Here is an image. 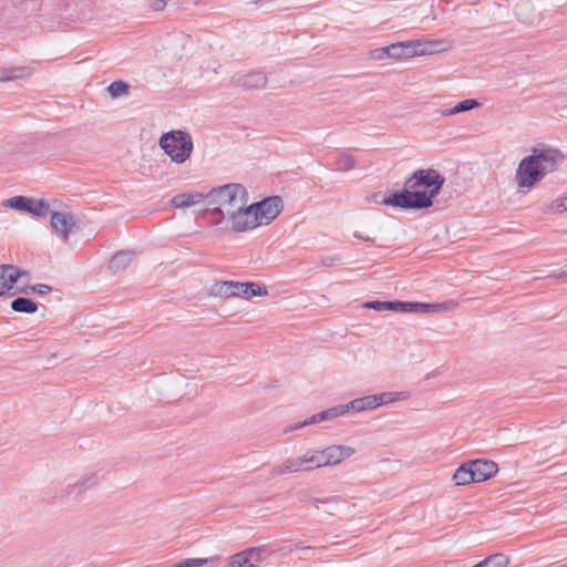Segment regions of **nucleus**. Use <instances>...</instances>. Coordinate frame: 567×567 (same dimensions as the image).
<instances>
[{"instance_id": "ea45409f", "label": "nucleus", "mask_w": 567, "mask_h": 567, "mask_svg": "<svg viewBox=\"0 0 567 567\" xmlns=\"http://www.w3.org/2000/svg\"><path fill=\"white\" fill-rule=\"evenodd\" d=\"M166 2L164 0H155L152 4L155 11H161L165 8Z\"/></svg>"}, {"instance_id": "a211bd4d", "label": "nucleus", "mask_w": 567, "mask_h": 567, "mask_svg": "<svg viewBox=\"0 0 567 567\" xmlns=\"http://www.w3.org/2000/svg\"><path fill=\"white\" fill-rule=\"evenodd\" d=\"M348 404L350 411L354 412L371 411L379 408L377 394H369L354 399L350 401Z\"/></svg>"}, {"instance_id": "f8f14e48", "label": "nucleus", "mask_w": 567, "mask_h": 567, "mask_svg": "<svg viewBox=\"0 0 567 567\" xmlns=\"http://www.w3.org/2000/svg\"><path fill=\"white\" fill-rule=\"evenodd\" d=\"M326 466H333L340 464L342 461L351 457L355 450L349 445H329L322 449Z\"/></svg>"}, {"instance_id": "c03bdc74", "label": "nucleus", "mask_w": 567, "mask_h": 567, "mask_svg": "<svg viewBox=\"0 0 567 567\" xmlns=\"http://www.w3.org/2000/svg\"><path fill=\"white\" fill-rule=\"evenodd\" d=\"M520 9H528V4L522 6Z\"/></svg>"}, {"instance_id": "4468645a", "label": "nucleus", "mask_w": 567, "mask_h": 567, "mask_svg": "<svg viewBox=\"0 0 567 567\" xmlns=\"http://www.w3.org/2000/svg\"><path fill=\"white\" fill-rule=\"evenodd\" d=\"M204 200H206V194L200 192H186L173 196L171 205L174 208L185 209L198 205Z\"/></svg>"}, {"instance_id": "f704fd0d", "label": "nucleus", "mask_w": 567, "mask_h": 567, "mask_svg": "<svg viewBox=\"0 0 567 567\" xmlns=\"http://www.w3.org/2000/svg\"><path fill=\"white\" fill-rule=\"evenodd\" d=\"M388 311L412 312L411 301H388Z\"/></svg>"}, {"instance_id": "1a4fd4ad", "label": "nucleus", "mask_w": 567, "mask_h": 567, "mask_svg": "<svg viewBox=\"0 0 567 567\" xmlns=\"http://www.w3.org/2000/svg\"><path fill=\"white\" fill-rule=\"evenodd\" d=\"M99 483V476L96 473L85 474L76 480L68 478L65 486L63 487V494L68 498H76L84 492L93 488Z\"/></svg>"}, {"instance_id": "e433bc0d", "label": "nucleus", "mask_w": 567, "mask_h": 567, "mask_svg": "<svg viewBox=\"0 0 567 567\" xmlns=\"http://www.w3.org/2000/svg\"><path fill=\"white\" fill-rule=\"evenodd\" d=\"M548 210L553 213H561L567 210V196L564 198H559L554 200L549 206Z\"/></svg>"}, {"instance_id": "f3484780", "label": "nucleus", "mask_w": 567, "mask_h": 567, "mask_svg": "<svg viewBox=\"0 0 567 567\" xmlns=\"http://www.w3.org/2000/svg\"><path fill=\"white\" fill-rule=\"evenodd\" d=\"M311 466H303L300 456L298 457H289L280 465L276 466L271 471V475H284L287 473H297L300 471H310Z\"/></svg>"}, {"instance_id": "6ab92c4d", "label": "nucleus", "mask_w": 567, "mask_h": 567, "mask_svg": "<svg viewBox=\"0 0 567 567\" xmlns=\"http://www.w3.org/2000/svg\"><path fill=\"white\" fill-rule=\"evenodd\" d=\"M372 56L377 60L384 58L401 59L405 58L402 42L393 43L384 48L377 49L372 52Z\"/></svg>"}, {"instance_id": "b1692460", "label": "nucleus", "mask_w": 567, "mask_h": 567, "mask_svg": "<svg viewBox=\"0 0 567 567\" xmlns=\"http://www.w3.org/2000/svg\"><path fill=\"white\" fill-rule=\"evenodd\" d=\"M480 106V103L474 99H466L457 103L451 109H446L441 112L442 116H452L458 113L467 112Z\"/></svg>"}, {"instance_id": "4c0bfd02", "label": "nucleus", "mask_w": 567, "mask_h": 567, "mask_svg": "<svg viewBox=\"0 0 567 567\" xmlns=\"http://www.w3.org/2000/svg\"><path fill=\"white\" fill-rule=\"evenodd\" d=\"M363 308L372 309L375 311H388V301H379V300L368 301V302L363 303Z\"/></svg>"}, {"instance_id": "37998d69", "label": "nucleus", "mask_w": 567, "mask_h": 567, "mask_svg": "<svg viewBox=\"0 0 567 567\" xmlns=\"http://www.w3.org/2000/svg\"><path fill=\"white\" fill-rule=\"evenodd\" d=\"M379 197H381V195L377 193V194L372 195V197H371V199H370V200H373L374 203H381V204H383V203H382V199H383L385 196H382V198H381V199H379Z\"/></svg>"}, {"instance_id": "c9c22d12", "label": "nucleus", "mask_w": 567, "mask_h": 567, "mask_svg": "<svg viewBox=\"0 0 567 567\" xmlns=\"http://www.w3.org/2000/svg\"><path fill=\"white\" fill-rule=\"evenodd\" d=\"M51 290H52V288L48 285H38V286H29L25 288H18L17 292H22V293L37 292L40 295H45V293L50 292Z\"/></svg>"}, {"instance_id": "423d86ee", "label": "nucleus", "mask_w": 567, "mask_h": 567, "mask_svg": "<svg viewBox=\"0 0 567 567\" xmlns=\"http://www.w3.org/2000/svg\"><path fill=\"white\" fill-rule=\"evenodd\" d=\"M224 220L230 225V229L235 233L249 231L259 227L256 213H254L251 204L248 203L231 212Z\"/></svg>"}, {"instance_id": "aec40b11", "label": "nucleus", "mask_w": 567, "mask_h": 567, "mask_svg": "<svg viewBox=\"0 0 567 567\" xmlns=\"http://www.w3.org/2000/svg\"><path fill=\"white\" fill-rule=\"evenodd\" d=\"M300 458L302 465L311 466V470L326 466L322 450L307 451Z\"/></svg>"}, {"instance_id": "72a5a7b5", "label": "nucleus", "mask_w": 567, "mask_h": 567, "mask_svg": "<svg viewBox=\"0 0 567 567\" xmlns=\"http://www.w3.org/2000/svg\"><path fill=\"white\" fill-rule=\"evenodd\" d=\"M107 91L113 97H117L127 93L128 85L122 81H115L109 85Z\"/></svg>"}, {"instance_id": "f03ea898", "label": "nucleus", "mask_w": 567, "mask_h": 567, "mask_svg": "<svg viewBox=\"0 0 567 567\" xmlns=\"http://www.w3.org/2000/svg\"><path fill=\"white\" fill-rule=\"evenodd\" d=\"M563 159L559 151L553 148H534L532 154L524 157L515 173L518 188L530 189L547 174L554 172Z\"/></svg>"}, {"instance_id": "2f4dec72", "label": "nucleus", "mask_w": 567, "mask_h": 567, "mask_svg": "<svg viewBox=\"0 0 567 567\" xmlns=\"http://www.w3.org/2000/svg\"><path fill=\"white\" fill-rule=\"evenodd\" d=\"M445 309L442 303L412 302V312H439Z\"/></svg>"}, {"instance_id": "cd10ccee", "label": "nucleus", "mask_w": 567, "mask_h": 567, "mask_svg": "<svg viewBox=\"0 0 567 567\" xmlns=\"http://www.w3.org/2000/svg\"><path fill=\"white\" fill-rule=\"evenodd\" d=\"M31 198L24 196H14L3 202L4 206L10 208L29 212Z\"/></svg>"}, {"instance_id": "a18cd8bd", "label": "nucleus", "mask_w": 567, "mask_h": 567, "mask_svg": "<svg viewBox=\"0 0 567 567\" xmlns=\"http://www.w3.org/2000/svg\"><path fill=\"white\" fill-rule=\"evenodd\" d=\"M560 277H567V272L561 274Z\"/></svg>"}, {"instance_id": "7c9ffc66", "label": "nucleus", "mask_w": 567, "mask_h": 567, "mask_svg": "<svg viewBox=\"0 0 567 567\" xmlns=\"http://www.w3.org/2000/svg\"><path fill=\"white\" fill-rule=\"evenodd\" d=\"M24 76V70L20 68H3L0 69V82L12 81L16 79H22Z\"/></svg>"}, {"instance_id": "2eb2a0df", "label": "nucleus", "mask_w": 567, "mask_h": 567, "mask_svg": "<svg viewBox=\"0 0 567 567\" xmlns=\"http://www.w3.org/2000/svg\"><path fill=\"white\" fill-rule=\"evenodd\" d=\"M233 82L245 89H262L267 84V78L262 72L254 71L245 75L234 76Z\"/></svg>"}, {"instance_id": "f257e3e1", "label": "nucleus", "mask_w": 567, "mask_h": 567, "mask_svg": "<svg viewBox=\"0 0 567 567\" xmlns=\"http://www.w3.org/2000/svg\"><path fill=\"white\" fill-rule=\"evenodd\" d=\"M445 183V178L434 168L415 171L403 185V190L382 199L383 205L404 209H423L433 205Z\"/></svg>"}, {"instance_id": "79ce46f5", "label": "nucleus", "mask_w": 567, "mask_h": 567, "mask_svg": "<svg viewBox=\"0 0 567 567\" xmlns=\"http://www.w3.org/2000/svg\"><path fill=\"white\" fill-rule=\"evenodd\" d=\"M353 236H354L355 238H358V239H362V240H365V241L371 240V238H370V237H368V236H363V235H362V234H360L359 231H354Z\"/></svg>"}, {"instance_id": "6e6552de", "label": "nucleus", "mask_w": 567, "mask_h": 567, "mask_svg": "<svg viewBox=\"0 0 567 567\" xmlns=\"http://www.w3.org/2000/svg\"><path fill=\"white\" fill-rule=\"evenodd\" d=\"M61 207H56L52 210L50 217L51 227L54 231L66 241L75 226V218L73 214L68 209H60Z\"/></svg>"}, {"instance_id": "ddd939ff", "label": "nucleus", "mask_w": 567, "mask_h": 567, "mask_svg": "<svg viewBox=\"0 0 567 567\" xmlns=\"http://www.w3.org/2000/svg\"><path fill=\"white\" fill-rule=\"evenodd\" d=\"M468 463L473 472L474 481L477 483L489 480L498 471L497 464L493 461L478 458L468 461Z\"/></svg>"}, {"instance_id": "473e14b6", "label": "nucleus", "mask_w": 567, "mask_h": 567, "mask_svg": "<svg viewBox=\"0 0 567 567\" xmlns=\"http://www.w3.org/2000/svg\"><path fill=\"white\" fill-rule=\"evenodd\" d=\"M323 421H324V419H323L322 412H320V413L311 415L310 417L306 419L302 422H298V423L289 426L288 429L285 430V432H290V431H293V430H299L301 427H305V426H308V425H312V424H317V423H320V422H323Z\"/></svg>"}, {"instance_id": "7ed1b4c3", "label": "nucleus", "mask_w": 567, "mask_h": 567, "mask_svg": "<svg viewBox=\"0 0 567 567\" xmlns=\"http://www.w3.org/2000/svg\"><path fill=\"white\" fill-rule=\"evenodd\" d=\"M246 203H248V193L238 183L214 187L206 194V204L212 206L210 216L215 225H220L226 216Z\"/></svg>"}, {"instance_id": "bb28decb", "label": "nucleus", "mask_w": 567, "mask_h": 567, "mask_svg": "<svg viewBox=\"0 0 567 567\" xmlns=\"http://www.w3.org/2000/svg\"><path fill=\"white\" fill-rule=\"evenodd\" d=\"M334 169L339 172H348L355 166V159L353 156L342 153L334 161Z\"/></svg>"}, {"instance_id": "4be33fe9", "label": "nucleus", "mask_w": 567, "mask_h": 567, "mask_svg": "<svg viewBox=\"0 0 567 567\" xmlns=\"http://www.w3.org/2000/svg\"><path fill=\"white\" fill-rule=\"evenodd\" d=\"M411 47L414 51H411L410 53L414 54V56L432 54L440 50V43L434 41H412Z\"/></svg>"}, {"instance_id": "412c9836", "label": "nucleus", "mask_w": 567, "mask_h": 567, "mask_svg": "<svg viewBox=\"0 0 567 567\" xmlns=\"http://www.w3.org/2000/svg\"><path fill=\"white\" fill-rule=\"evenodd\" d=\"M455 485H466L474 483V476L468 462L463 463L453 474Z\"/></svg>"}, {"instance_id": "c756f323", "label": "nucleus", "mask_w": 567, "mask_h": 567, "mask_svg": "<svg viewBox=\"0 0 567 567\" xmlns=\"http://www.w3.org/2000/svg\"><path fill=\"white\" fill-rule=\"evenodd\" d=\"M349 411H350V409H349L348 403L339 404V405H336V406H332L330 409L322 411V415H323L324 421H330V420H333V419L344 415Z\"/></svg>"}, {"instance_id": "58836bf2", "label": "nucleus", "mask_w": 567, "mask_h": 567, "mask_svg": "<svg viewBox=\"0 0 567 567\" xmlns=\"http://www.w3.org/2000/svg\"><path fill=\"white\" fill-rule=\"evenodd\" d=\"M410 45H412V41L402 42V48L404 50L405 58L414 56V54L409 53L411 51H414V49H412V47H410Z\"/></svg>"}, {"instance_id": "a878e982", "label": "nucleus", "mask_w": 567, "mask_h": 567, "mask_svg": "<svg viewBox=\"0 0 567 567\" xmlns=\"http://www.w3.org/2000/svg\"><path fill=\"white\" fill-rule=\"evenodd\" d=\"M11 309L16 312L33 313L38 310V306L31 299L19 297L11 302Z\"/></svg>"}, {"instance_id": "20e7f679", "label": "nucleus", "mask_w": 567, "mask_h": 567, "mask_svg": "<svg viewBox=\"0 0 567 567\" xmlns=\"http://www.w3.org/2000/svg\"><path fill=\"white\" fill-rule=\"evenodd\" d=\"M159 146L177 164L185 163L193 152L190 135L181 130L164 133L159 138Z\"/></svg>"}, {"instance_id": "9d476101", "label": "nucleus", "mask_w": 567, "mask_h": 567, "mask_svg": "<svg viewBox=\"0 0 567 567\" xmlns=\"http://www.w3.org/2000/svg\"><path fill=\"white\" fill-rule=\"evenodd\" d=\"M265 547H250L233 555L229 567H256L265 558Z\"/></svg>"}, {"instance_id": "9b49d317", "label": "nucleus", "mask_w": 567, "mask_h": 567, "mask_svg": "<svg viewBox=\"0 0 567 567\" xmlns=\"http://www.w3.org/2000/svg\"><path fill=\"white\" fill-rule=\"evenodd\" d=\"M28 275V271L22 270L13 265H1L0 266V296H4L7 292L14 288L18 280Z\"/></svg>"}, {"instance_id": "dca6fc26", "label": "nucleus", "mask_w": 567, "mask_h": 567, "mask_svg": "<svg viewBox=\"0 0 567 567\" xmlns=\"http://www.w3.org/2000/svg\"><path fill=\"white\" fill-rule=\"evenodd\" d=\"M56 207H62V204L56 200H45V199H33L31 198L29 214L37 217H45L51 215L52 210Z\"/></svg>"}, {"instance_id": "39448f33", "label": "nucleus", "mask_w": 567, "mask_h": 567, "mask_svg": "<svg viewBox=\"0 0 567 567\" xmlns=\"http://www.w3.org/2000/svg\"><path fill=\"white\" fill-rule=\"evenodd\" d=\"M210 293L215 297H265L268 295L266 287L255 282L239 281H217L210 288Z\"/></svg>"}, {"instance_id": "393cba45", "label": "nucleus", "mask_w": 567, "mask_h": 567, "mask_svg": "<svg viewBox=\"0 0 567 567\" xmlns=\"http://www.w3.org/2000/svg\"><path fill=\"white\" fill-rule=\"evenodd\" d=\"M411 396L408 391H391L377 394L379 406L398 401H405Z\"/></svg>"}, {"instance_id": "0eeeda50", "label": "nucleus", "mask_w": 567, "mask_h": 567, "mask_svg": "<svg viewBox=\"0 0 567 567\" xmlns=\"http://www.w3.org/2000/svg\"><path fill=\"white\" fill-rule=\"evenodd\" d=\"M259 226L269 225L282 210L284 203L279 196H271L251 204Z\"/></svg>"}, {"instance_id": "c85d7f7f", "label": "nucleus", "mask_w": 567, "mask_h": 567, "mask_svg": "<svg viewBox=\"0 0 567 567\" xmlns=\"http://www.w3.org/2000/svg\"><path fill=\"white\" fill-rule=\"evenodd\" d=\"M216 560H218V556L209 558H187L174 564L172 567H202Z\"/></svg>"}, {"instance_id": "5701e85b", "label": "nucleus", "mask_w": 567, "mask_h": 567, "mask_svg": "<svg viewBox=\"0 0 567 567\" xmlns=\"http://www.w3.org/2000/svg\"><path fill=\"white\" fill-rule=\"evenodd\" d=\"M132 254L130 251H120L115 254L110 261V269L115 274L124 270L132 262Z\"/></svg>"}, {"instance_id": "a19ab883", "label": "nucleus", "mask_w": 567, "mask_h": 567, "mask_svg": "<svg viewBox=\"0 0 567 567\" xmlns=\"http://www.w3.org/2000/svg\"><path fill=\"white\" fill-rule=\"evenodd\" d=\"M336 260H340V259L337 258V257L326 258V259L322 260V264L326 267H331Z\"/></svg>"}]
</instances>
